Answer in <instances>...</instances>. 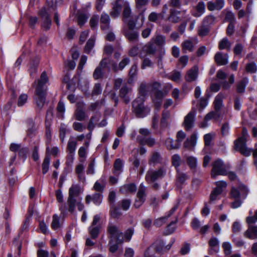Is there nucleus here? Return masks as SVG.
I'll return each mask as SVG.
<instances>
[{
	"instance_id": "6e6d98bb",
	"label": "nucleus",
	"mask_w": 257,
	"mask_h": 257,
	"mask_svg": "<svg viewBox=\"0 0 257 257\" xmlns=\"http://www.w3.org/2000/svg\"><path fill=\"white\" fill-rule=\"evenodd\" d=\"M232 241L234 245L237 247H241L245 246V241L239 237H235L232 235Z\"/></svg>"
},
{
	"instance_id": "8fccbe9b",
	"label": "nucleus",
	"mask_w": 257,
	"mask_h": 257,
	"mask_svg": "<svg viewBox=\"0 0 257 257\" xmlns=\"http://www.w3.org/2000/svg\"><path fill=\"white\" fill-rule=\"evenodd\" d=\"M231 47V43L227 38H224L219 43L218 47L220 50L229 49Z\"/></svg>"
},
{
	"instance_id": "f704fd0d",
	"label": "nucleus",
	"mask_w": 257,
	"mask_h": 257,
	"mask_svg": "<svg viewBox=\"0 0 257 257\" xmlns=\"http://www.w3.org/2000/svg\"><path fill=\"white\" fill-rule=\"evenodd\" d=\"M170 117V111L164 110L162 111V116L160 121V126L162 127H167L169 125L168 120Z\"/></svg>"
},
{
	"instance_id": "f8f14e48",
	"label": "nucleus",
	"mask_w": 257,
	"mask_h": 257,
	"mask_svg": "<svg viewBox=\"0 0 257 257\" xmlns=\"http://www.w3.org/2000/svg\"><path fill=\"white\" fill-rule=\"evenodd\" d=\"M39 15L42 21V27L45 30L50 29L51 25V20L49 17V14L46 11V9L43 8L40 11Z\"/></svg>"
},
{
	"instance_id": "cd10ccee",
	"label": "nucleus",
	"mask_w": 257,
	"mask_h": 257,
	"mask_svg": "<svg viewBox=\"0 0 257 257\" xmlns=\"http://www.w3.org/2000/svg\"><path fill=\"white\" fill-rule=\"evenodd\" d=\"M182 51L183 53H186L187 51L191 52L195 49V45L191 40H186L181 44Z\"/></svg>"
},
{
	"instance_id": "2f4dec72",
	"label": "nucleus",
	"mask_w": 257,
	"mask_h": 257,
	"mask_svg": "<svg viewBox=\"0 0 257 257\" xmlns=\"http://www.w3.org/2000/svg\"><path fill=\"white\" fill-rule=\"evenodd\" d=\"M101 28L103 30H107L109 29L110 24V18L108 15L103 13L100 18Z\"/></svg>"
},
{
	"instance_id": "de8ad7c7",
	"label": "nucleus",
	"mask_w": 257,
	"mask_h": 257,
	"mask_svg": "<svg viewBox=\"0 0 257 257\" xmlns=\"http://www.w3.org/2000/svg\"><path fill=\"white\" fill-rule=\"evenodd\" d=\"M177 220L176 219L175 221H172L166 227L165 229L164 234L165 235H169L173 233L176 228V223Z\"/></svg>"
},
{
	"instance_id": "412c9836",
	"label": "nucleus",
	"mask_w": 257,
	"mask_h": 257,
	"mask_svg": "<svg viewBox=\"0 0 257 257\" xmlns=\"http://www.w3.org/2000/svg\"><path fill=\"white\" fill-rule=\"evenodd\" d=\"M106 184V179L105 176H102L101 178L96 181L93 187V189L97 192L102 193Z\"/></svg>"
},
{
	"instance_id": "9b49d317",
	"label": "nucleus",
	"mask_w": 257,
	"mask_h": 257,
	"mask_svg": "<svg viewBox=\"0 0 257 257\" xmlns=\"http://www.w3.org/2000/svg\"><path fill=\"white\" fill-rule=\"evenodd\" d=\"M76 107L74 113L75 119L79 121L84 120L88 117L85 113V103L78 102L76 103Z\"/></svg>"
},
{
	"instance_id": "e2e57ef3",
	"label": "nucleus",
	"mask_w": 257,
	"mask_h": 257,
	"mask_svg": "<svg viewBox=\"0 0 257 257\" xmlns=\"http://www.w3.org/2000/svg\"><path fill=\"white\" fill-rule=\"evenodd\" d=\"M168 218L167 217L166 215L164 216L159 217L154 220V224L155 226L159 227V226H161V225L165 224V223L167 221Z\"/></svg>"
},
{
	"instance_id": "ea45409f",
	"label": "nucleus",
	"mask_w": 257,
	"mask_h": 257,
	"mask_svg": "<svg viewBox=\"0 0 257 257\" xmlns=\"http://www.w3.org/2000/svg\"><path fill=\"white\" fill-rule=\"evenodd\" d=\"M122 15L124 22H126L127 19L131 18L132 10L128 4H125L124 6Z\"/></svg>"
},
{
	"instance_id": "338daca9",
	"label": "nucleus",
	"mask_w": 257,
	"mask_h": 257,
	"mask_svg": "<svg viewBox=\"0 0 257 257\" xmlns=\"http://www.w3.org/2000/svg\"><path fill=\"white\" fill-rule=\"evenodd\" d=\"M230 126L228 122H225L222 124L221 127V135L223 137L228 135L229 133Z\"/></svg>"
},
{
	"instance_id": "79ce46f5",
	"label": "nucleus",
	"mask_w": 257,
	"mask_h": 257,
	"mask_svg": "<svg viewBox=\"0 0 257 257\" xmlns=\"http://www.w3.org/2000/svg\"><path fill=\"white\" fill-rule=\"evenodd\" d=\"M216 187L213 188L214 190L222 193L224 189L227 186V183L225 181H218L215 182Z\"/></svg>"
},
{
	"instance_id": "603ef678",
	"label": "nucleus",
	"mask_w": 257,
	"mask_h": 257,
	"mask_svg": "<svg viewBox=\"0 0 257 257\" xmlns=\"http://www.w3.org/2000/svg\"><path fill=\"white\" fill-rule=\"evenodd\" d=\"M131 204V200L128 199H123L118 202V205L124 210L129 209Z\"/></svg>"
},
{
	"instance_id": "0e129e2a",
	"label": "nucleus",
	"mask_w": 257,
	"mask_h": 257,
	"mask_svg": "<svg viewBox=\"0 0 257 257\" xmlns=\"http://www.w3.org/2000/svg\"><path fill=\"white\" fill-rule=\"evenodd\" d=\"M154 43L158 46H162L165 43V38L164 36L158 35L154 39Z\"/></svg>"
},
{
	"instance_id": "473e14b6",
	"label": "nucleus",
	"mask_w": 257,
	"mask_h": 257,
	"mask_svg": "<svg viewBox=\"0 0 257 257\" xmlns=\"http://www.w3.org/2000/svg\"><path fill=\"white\" fill-rule=\"evenodd\" d=\"M224 97L223 94L221 92L216 96L214 101V109L216 111H219L222 108Z\"/></svg>"
},
{
	"instance_id": "37998d69",
	"label": "nucleus",
	"mask_w": 257,
	"mask_h": 257,
	"mask_svg": "<svg viewBox=\"0 0 257 257\" xmlns=\"http://www.w3.org/2000/svg\"><path fill=\"white\" fill-rule=\"evenodd\" d=\"M66 132L67 126L64 123H61L59 128V137L62 143L64 142Z\"/></svg>"
},
{
	"instance_id": "09e8293b",
	"label": "nucleus",
	"mask_w": 257,
	"mask_h": 257,
	"mask_svg": "<svg viewBox=\"0 0 257 257\" xmlns=\"http://www.w3.org/2000/svg\"><path fill=\"white\" fill-rule=\"evenodd\" d=\"M221 194L222 193L213 189L210 194L208 203L210 204L213 203L215 201L220 199Z\"/></svg>"
},
{
	"instance_id": "a211bd4d",
	"label": "nucleus",
	"mask_w": 257,
	"mask_h": 257,
	"mask_svg": "<svg viewBox=\"0 0 257 257\" xmlns=\"http://www.w3.org/2000/svg\"><path fill=\"white\" fill-rule=\"evenodd\" d=\"M123 34L131 42H135L138 40L139 37V33L135 31L134 29H127L126 28H124Z\"/></svg>"
},
{
	"instance_id": "423d86ee",
	"label": "nucleus",
	"mask_w": 257,
	"mask_h": 257,
	"mask_svg": "<svg viewBox=\"0 0 257 257\" xmlns=\"http://www.w3.org/2000/svg\"><path fill=\"white\" fill-rule=\"evenodd\" d=\"M212 168L211 172V177L215 179L218 175H227V171L224 166V163L221 159H217L212 163Z\"/></svg>"
},
{
	"instance_id": "49530a36",
	"label": "nucleus",
	"mask_w": 257,
	"mask_h": 257,
	"mask_svg": "<svg viewBox=\"0 0 257 257\" xmlns=\"http://www.w3.org/2000/svg\"><path fill=\"white\" fill-rule=\"evenodd\" d=\"M61 226V223L60 222V218L58 215L54 214L52 216V220L51 224V227L53 229H57Z\"/></svg>"
},
{
	"instance_id": "72a5a7b5",
	"label": "nucleus",
	"mask_w": 257,
	"mask_h": 257,
	"mask_svg": "<svg viewBox=\"0 0 257 257\" xmlns=\"http://www.w3.org/2000/svg\"><path fill=\"white\" fill-rule=\"evenodd\" d=\"M205 10V4L202 2H199L195 8V11L192 12V15L195 17H199L202 16Z\"/></svg>"
},
{
	"instance_id": "3c124183",
	"label": "nucleus",
	"mask_w": 257,
	"mask_h": 257,
	"mask_svg": "<svg viewBox=\"0 0 257 257\" xmlns=\"http://www.w3.org/2000/svg\"><path fill=\"white\" fill-rule=\"evenodd\" d=\"M220 117L219 111L215 110L214 111H210V113H208L205 117V120L206 121H209L211 119L218 120Z\"/></svg>"
},
{
	"instance_id": "5fc2aeb1",
	"label": "nucleus",
	"mask_w": 257,
	"mask_h": 257,
	"mask_svg": "<svg viewBox=\"0 0 257 257\" xmlns=\"http://www.w3.org/2000/svg\"><path fill=\"white\" fill-rule=\"evenodd\" d=\"M177 182L181 184H183L185 181L188 179V176L186 174L181 172L179 170L177 171Z\"/></svg>"
},
{
	"instance_id": "2eb2a0df",
	"label": "nucleus",
	"mask_w": 257,
	"mask_h": 257,
	"mask_svg": "<svg viewBox=\"0 0 257 257\" xmlns=\"http://www.w3.org/2000/svg\"><path fill=\"white\" fill-rule=\"evenodd\" d=\"M131 88L126 84H124L119 90V96L123 99L125 104H128L131 101L130 92Z\"/></svg>"
},
{
	"instance_id": "4be33fe9",
	"label": "nucleus",
	"mask_w": 257,
	"mask_h": 257,
	"mask_svg": "<svg viewBox=\"0 0 257 257\" xmlns=\"http://www.w3.org/2000/svg\"><path fill=\"white\" fill-rule=\"evenodd\" d=\"M50 148L47 147L46 149V155L42 164V172L43 174H45L49 169V165L50 162V155L49 154Z\"/></svg>"
},
{
	"instance_id": "f3484780",
	"label": "nucleus",
	"mask_w": 257,
	"mask_h": 257,
	"mask_svg": "<svg viewBox=\"0 0 257 257\" xmlns=\"http://www.w3.org/2000/svg\"><path fill=\"white\" fill-rule=\"evenodd\" d=\"M103 198V196L101 193H95L92 195H87L85 197V202L87 204H89L92 201L96 205H99L101 204Z\"/></svg>"
},
{
	"instance_id": "1a4fd4ad",
	"label": "nucleus",
	"mask_w": 257,
	"mask_h": 257,
	"mask_svg": "<svg viewBox=\"0 0 257 257\" xmlns=\"http://www.w3.org/2000/svg\"><path fill=\"white\" fill-rule=\"evenodd\" d=\"M173 242L174 241H172L168 245L165 246L163 241L161 239H158L156 240L150 247H152V249H153L155 252L158 253H163L171 248Z\"/></svg>"
},
{
	"instance_id": "393cba45",
	"label": "nucleus",
	"mask_w": 257,
	"mask_h": 257,
	"mask_svg": "<svg viewBox=\"0 0 257 257\" xmlns=\"http://www.w3.org/2000/svg\"><path fill=\"white\" fill-rule=\"evenodd\" d=\"M154 95L155 98L153 99V102L155 104L156 108H157V111H158L161 105V100L164 97V94L161 90H155L154 91Z\"/></svg>"
},
{
	"instance_id": "bb28decb",
	"label": "nucleus",
	"mask_w": 257,
	"mask_h": 257,
	"mask_svg": "<svg viewBox=\"0 0 257 257\" xmlns=\"http://www.w3.org/2000/svg\"><path fill=\"white\" fill-rule=\"evenodd\" d=\"M249 82L248 78L243 77L241 80L236 82V91L238 93H242L244 92L246 85Z\"/></svg>"
},
{
	"instance_id": "e433bc0d",
	"label": "nucleus",
	"mask_w": 257,
	"mask_h": 257,
	"mask_svg": "<svg viewBox=\"0 0 257 257\" xmlns=\"http://www.w3.org/2000/svg\"><path fill=\"white\" fill-rule=\"evenodd\" d=\"M77 146V142L73 140L72 138H70L68 142L67 145V150L70 154V157L72 159V155L75 152Z\"/></svg>"
},
{
	"instance_id": "ddd939ff",
	"label": "nucleus",
	"mask_w": 257,
	"mask_h": 257,
	"mask_svg": "<svg viewBox=\"0 0 257 257\" xmlns=\"http://www.w3.org/2000/svg\"><path fill=\"white\" fill-rule=\"evenodd\" d=\"M248 224L247 229L243 233L245 238L250 240H257V225Z\"/></svg>"
},
{
	"instance_id": "9d476101",
	"label": "nucleus",
	"mask_w": 257,
	"mask_h": 257,
	"mask_svg": "<svg viewBox=\"0 0 257 257\" xmlns=\"http://www.w3.org/2000/svg\"><path fill=\"white\" fill-rule=\"evenodd\" d=\"M146 200V187L142 183L139 186V190L137 193V198L135 200L134 206L136 208L140 207Z\"/></svg>"
},
{
	"instance_id": "864d4df0",
	"label": "nucleus",
	"mask_w": 257,
	"mask_h": 257,
	"mask_svg": "<svg viewBox=\"0 0 257 257\" xmlns=\"http://www.w3.org/2000/svg\"><path fill=\"white\" fill-rule=\"evenodd\" d=\"M110 214L112 217L117 218L120 216L121 212L114 204H113L110 206Z\"/></svg>"
},
{
	"instance_id": "052dcab7",
	"label": "nucleus",
	"mask_w": 257,
	"mask_h": 257,
	"mask_svg": "<svg viewBox=\"0 0 257 257\" xmlns=\"http://www.w3.org/2000/svg\"><path fill=\"white\" fill-rule=\"evenodd\" d=\"M222 248L223 249L224 254L226 256L231 255L232 253V246L229 242H224L222 244Z\"/></svg>"
},
{
	"instance_id": "4468645a",
	"label": "nucleus",
	"mask_w": 257,
	"mask_h": 257,
	"mask_svg": "<svg viewBox=\"0 0 257 257\" xmlns=\"http://www.w3.org/2000/svg\"><path fill=\"white\" fill-rule=\"evenodd\" d=\"M195 122L194 111H190L184 118L183 125L186 131H190L193 126Z\"/></svg>"
},
{
	"instance_id": "680f3d73",
	"label": "nucleus",
	"mask_w": 257,
	"mask_h": 257,
	"mask_svg": "<svg viewBox=\"0 0 257 257\" xmlns=\"http://www.w3.org/2000/svg\"><path fill=\"white\" fill-rule=\"evenodd\" d=\"M94 40L92 38L89 39L85 46L84 52L89 54L94 46Z\"/></svg>"
},
{
	"instance_id": "39448f33",
	"label": "nucleus",
	"mask_w": 257,
	"mask_h": 257,
	"mask_svg": "<svg viewBox=\"0 0 257 257\" xmlns=\"http://www.w3.org/2000/svg\"><path fill=\"white\" fill-rule=\"evenodd\" d=\"M107 232L109 235V238L112 240L115 239L117 243H121L124 241L123 233L119 229L118 226L112 222H109L107 226Z\"/></svg>"
},
{
	"instance_id": "5701e85b",
	"label": "nucleus",
	"mask_w": 257,
	"mask_h": 257,
	"mask_svg": "<svg viewBox=\"0 0 257 257\" xmlns=\"http://www.w3.org/2000/svg\"><path fill=\"white\" fill-rule=\"evenodd\" d=\"M228 55L227 54H223L221 52H217L214 56V60L218 65H226L228 61Z\"/></svg>"
},
{
	"instance_id": "7c9ffc66",
	"label": "nucleus",
	"mask_w": 257,
	"mask_h": 257,
	"mask_svg": "<svg viewBox=\"0 0 257 257\" xmlns=\"http://www.w3.org/2000/svg\"><path fill=\"white\" fill-rule=\"evenodd\" d=\"M180 14V12L176 11L175 9H171L168 20L173 23H177L181 21L180 18L178 16Z\"/></svg>"
},
{
	"instance_id": "aec40b11",
	"label": "nucleus",
	"mask_w": 257,
	"mask_h": 257,
	"mask_svg": "<svg viewBox=\"0 0 257 257\" xmlns=\"http://www.w3.org/2000/svg\"><path fill=\"white\" fill-rule=\"evenodd\" d=\"M209 248L208 249V253L212 255L214 253H218L219 251V241L215 237H212L209 241Z\"/></svg>"
},
{
	"instance_id": "6e6552de",
	"label": "nucleus",
	"mask_w": 257,
	"mask_h": 257,
	"mask_svg": "<svg viewBox=\"0 0 257 257\" xmlns=\"http://www.w3.org/2000/svg\"><path fill=\"white\" fill-rule=\"evenodd\" d=\"M230 197L232 199H244L247 195L246 188L244 186H239L238 188L232 187L230 192Z\"/></svg>"
},
{
	"instance_id": "dca6fc26",
	"label": "nucleus",
	"mask_w": 257,
	"mask_h": 257,
	"mask_svg": "<svg viewBox=\"0 0 257 257\" xmlns=\"http://www.w3.org/2000/svg\"><path fill=\"white\" fill-rule=\"evenodd\" d=\"M52 116V111L51 109H48L46 113V119H45V127L46 132L45 136L46 138V144H48L51 142V134L50 128V121L49 120V117H51ZM51 119V118H50Z\"/></svg>"
},
{
	"instance_id": "20e7f679",
	"label": "nucleus",
	"mask_w": 257,
	"mask_h": 257,
	"mask_svg": "<svg viewBox=\"0 0 257 257\" xmlns=\"http://www.w3.org/2000/svg\"><path fill=\"white\" fill-rule=\"evenodd\" d=\"M167 168L161 166L156 170L150 169L146 174V181L149 183L154 182L158 179L163 178L166 175Z\"/></svg>"
},
{
	"instance_id": "bf43d9fd",
	"label": "nucleus",
	"mask_w": 257,
	"mask_h": 257,
	"mask_svg": "<svg viewBox=\"0 0 257 257\" xmlns=\"http://www.w3.org/2000/svg\"><path fill=\"white\" fill-rule=\"evenodd\" d=\"M209 32V29L205 25L201 26L198 30V34L200 37H204L208 35Z\"/></svg>"
},
{
	"instance_id": "f03ea898",
	"label": "nucleus",
	"mask_w": 257,
	"mask_h": 257,
	"mask_svg": "<svg viewBox=\"0 0 257 257\" xmlns=\"http://www.w3.org/2000/svg\"><path fill=\"white\" fill-rule=\"evenodd\" d=\"M48 82V77L45 71H43L37 82L35 81L33 86H35L34 100L39 110H41L45 103L47 94L46 83Z\"/></svg>"
},
{
	"instance_id": "6ab92c4d",
	"label": "nucleus",
	"mask_w": 257,
	"mask_h": 257,
	"mask_svg": "<svg viewBox=\"0 0 257 257\" xmlns=\"http://www.w3.org/2000/svg\"><path fill=\"white\" fill-rule=\"evenodd\" d=\"M137 140L138 143L142 146L147 145L150 147H152L156 144L155 139L151 137H143L139 136Z\"/></svg>"
},
{
	"instance_id": "13d9d810",
	"label": "nucleus",
	"mask_w": 257,
	"mask_h": 257,
	"mask_svg": "<svg viewBox=\"0 0 257 257\" xmlns=\"http://www.w3.org/2000/svg\"><path fill=\"white\" fill-rule=\"evenodd\" d=\"M104 102V100L102 99L100 101H96L93 103H91V105L88 107V110L89 111H95L97 109L100 108Z\"/></svg>"
},
{
	"instance_id": "4d7b16f0",
	"label": "nucleus",
	"mask_w": 257,
	"mask_h": 257,
	"mask_svg": "<svg viewBox=\"0 0 257 257\" xmlns=\"http://www.w3.org/2000/svg\"><path fill=\"white\" fill-rule=\"evenodd\" d=\"M186 161L188 165L191 169L195 170L197 166V159L196 158L189 156L186 158Z\"/></svg>"
},
{
	"instance_id": "a19ab883",
	"label": "nucleus",
	"mask_w": 257,
	"mask_h": 257,
	"mask_svg": "<svg viewBox=\"0 0 257 257\" xmlns=\"http://www.w3.org/2000/svg\"><path fill=\"white\" fill-rule=\"evenodd\" d=\"M89 233L93 239H95L99 234V226H90L88 228Z\"/></svg>"
},
{
	"instance_id": "c756f323",
	"label": "nucleus",
	"mask_w": 257,
	"mask_h": 257,
	"mask_svg": "<svg viewBox=\"0 0 257 257\" xmlns=\"http://www.w3.org/2000/svg\"><path fill=\"white\" fill-rule=\"evenodd\" d=\"M123 167V162L120 159H117L115 160L113 164V173L116 176H119L122 172V168Z\"/></svg>"
},
{
	"instance_id": "c9c22d12",
	"label": "nucleus",
	"mask_w": 257,
	"mask_h": 257,
	"mask_svg": "<svg viewBox=\"0 0 257 257\" xmlns=\"http://www.w3.org/2000/svg\"><path fill=\"white\" fill-rule=\"evenodd\" d=\"M165 144L168 150H174L179 148L180 144L178 143L176 141L175 142L170 138H167L165 141Z\"/></svg>"
},
{
	"instance_id": "774afa93",
	"label": "nucleus",
	"mask_w": 257,
	"mask_h": 257,
	"mask_svg": "<svg viewBox=\"0 0 257 257\" xmlns=\"http://www.w3.org/2000/svg\"><path fill=\"white\" fill-rule=\"evenodd\" d=\"M243 51V46L240 43L236 44L233 48V52L236 56L241 57V53Z\"/></svg>"
},
{
	"instance_id": "4c0bfd02",
	"label": "nucleus",
	"mask_w": 257,
	"mask_h": 257,
	"mask_svg": "<svg viewBox=\"0 0 257 257\" xmlns=\"http://www.w3.org/2000/svg\"><path fill=\"white\" fill-rule=\"evenodd\" d=\"M161 156L159 153L153 152L149 159V164L154 165L160 163L161 161Z\"/></svg>"
},
{
	"instance_id": "c03bdc74",
	"label": "nucleus",
	"mask_w": 257,
	"mask_h": 257,
	"mask_svg": "<svg viewBox=\"0 0 257 257\" xmlns=\"http://www.w3.org/2000/svg\"><path fill=\"white\" fill-rule=\"evenodd\" d=\"M121 9V6L118 3H115L113 7L111 12H110L111 16L112 18H117L120 15Z\"/></svg>"
},
{
	"instance_id": "b1692460",
	"label": "nucleus",
	"mask_w": 257,
	"mask_h": 257,
	"mask_svg": "<svg viewBox=\"0 0 257 257\" xmlns=\"http://www.w3.org/2000/svg\"><path fill=\"white\" fill-rule=\"evenodd\" d=\"M198 68L194 66L189 70H188L185 76V80L188 82H191L195 80L197 77Z\"/></svg>"
},
{
	"instance_id": "a878e982",
	"label": "nucleus",
	"mask_w": 257,
	"mask_h": 257,
	"mask_svg": "<svg viewBox=\"0 0 257 257\" xmlns=\"http://www.w3.org/2000/svg\"><path fill=\"white\" fill-rule=\"evenodd\" d=\"M137 186L134 183L125 184L119 189V191L124 194L135 193L137 191Z\"/></svg>"
},
{
	"instance_id": "a18cd8bd",
	"label": "nucleus",
	"mask_w": 257,
	"mask_h": 257,
	"mask_svg": "<svg viewBox=\"0 0 257 257\" xmlns=\"http://www.w3.org/2000/svg\"><path fill=\"white\" fill-rule=\"evenodd\" d=\"M181 158L178 154H175L171 157V163L172 166L175 167L176 171H179V167L181 164Z\"/></svg>"
},
{
	"instance_id": "58836bf2",
	"label": "nucleus",
	"mask_w": 257,
	"mask_h": 257,
	"mask_svg": "<svg viewBox=\"0 0 257 257\" xmlns=\"http://www.w3.org/2000/svg\"><path fill=\"white\" fill-rule=\"evenodd\" d=\"M111 62L112 61L109 58H105L101 60L98 66H100L101 68H105L108 67V65L111 63L113 69L114 71H116L117 70V64Z\"/></svg>"
},
{
	"instance_id": "69168bd1",
	"label": "nucleus",
	"mask_w": 257,
	"mask_h": 257,
	"mask_svg": "<svg viewBox=\"0 0 257 257\" xmlns=\"http://www.w3.org/2000/svg\"><path fill=\"white\" fill-rule=\"evenodd\" d=\"M246 72L250 73H254L257 70L256 64L254 62L247 64L245 68Z\"/></svg>"
},
{
	"instance_id": "f257e3e1",
	"label": "nucleus",
	"mask_w": 257,
	"mask_h": 257,
	"mask_svg": "<svg viewBox=\"0 0 257 257\" xmlns=\"http://www.w3.org/2000/svg\"><path fill=\"white\" fill-rule=\"evenodd\" d=\"M80 193V186L77 184H73L69 188L68 196L66 203H62L59 205V209L61 215L64 216L68 211L71 213L74 212L75 207L78 210L81 211L84 208V204L82 202V198H77Z\"/></svg>"
},
{
	"instance_id": "7ed1b4c3",
	"label": "nucleus",
	"mask_w": 257,
	"mask_h": 257,
	"mask_svg": "<svg viewBox=\"0 0 257 257\" xmlns=\"http://www.w3.org/2000/svg\"><path fill=\"white\" fill-rule=\"evenodd\" d=\"M144 97H138L133 102V108L134 112L139 117L143 118L147 115L150 112L149 107H145Z\"/></svg>"
},
{
	"instance_id": "c85d7f7f",
	"label": "nucleus",
	"mask_w": 257,
	"mask_h": 257,
	"mask_svg": "<svg viewBox=\"0 0 257 257\" xmlns=\"http://www.w3.org/2000/svg\"><path fill=\"white\" fill-rule=\"evenodd\" d=\"M26 123H27V128H27V135L30 138H32L35 135L37 131L35 123L33 119L29 118L26 120Z\"/></svg>"
},
{
	"instance_id": "0eeeda50",
	"label": "nucleus",
	"mask_w": 257,
	"mask_h": 257,
	"mask_svg": "<svg viewBox=\"0 0 257 257\" xmlns=\"http://www.w3.org/2000/svg\"><path fill=\"white\" fill-rule=\"evenodd\" d=\"M247 140L238 138L234 142V149L242 155L248 157L251 155L252 150L246 147Z\"/></svg>"
}]
</instances>
